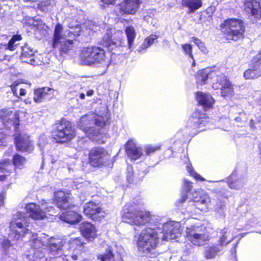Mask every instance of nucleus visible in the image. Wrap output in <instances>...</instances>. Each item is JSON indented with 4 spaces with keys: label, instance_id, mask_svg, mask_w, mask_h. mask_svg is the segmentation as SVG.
<instances>
[{
    "label": "nucleus",
    "instance_id": "1",
    "mask_svg": "<svg viewBox=\"0 0 261 261\" xmlns=\"http://www.w3.org/2000/svg\"><path fill=\"white\" fill-rule=\"evenodd\" d=\"M122 220L124 222L136 226L148 223L150 227L141 231L137 241L138 249L144 253H148L156 248L160 238L168 241L180 235L179 223L163 222L159 217L151 216L148 212L135 210L132 205L123 207Z\"/></svg>",
    "mask_w": 261,
    "mask_h": 261
},
{
    "label": "nucleus",
    "instance_id": "2",
    "mask_svg": "<svg viewBox=\"0 0 261 261\" xmlns=\"http://www.w3.org/2000/svg\"><path fill=\"white\" fill-rule=\"evenodd\" d=\"M107 121V118L101 116L89 113L80 118L77 126L90 139L101 143L105 142L103 127Z\"/></svg>",
    "mask_w": 261,
    "mask_h": 261
},
{
    "label": "nucleus",
    "instance_id": "3",
    "mask_svg": "<svg viewBox=\"0 0 261 261\" xmlns=\"http://www.w3.org/2000/svg\"><path fill=\"white\" fill-rule=\"evenodd\" d=\"M82 65L98 66L106 70L110 61L106 56L105 50L98 47L90 46L84 47L79 56Z\"/></svg>",
    "mask_w": 261,
    "mask_h": 261
},
{
    "label": "nucleus",
    "instance_id": "4",
    "mask_svg": "<svg viewBox=\"0 0 261 261\" xmlns=\"http://www.w3.org/2000/svg\"><path fill=\"white\" fill-rule=\"evenodd\" d=\"M212 231V228L203 225H191L187 227L186 237L193 245L200 247L210 241Z\"/></svg>",
    "mask_w": 261,
    "mask_h": 261
},
{
    "label": "nucleus",
    "instance_id": "5",
    "mask_svg": "<svg viewBox=\"0 0 261 261\" xmlns=\"http://www.w3.org/2000/svg\"><path fill=\"white\" fill-rule=\"evenodd\" d=\"M222 32L227 39L237 40L242 38L245 32L243 21L237 18L225 20L221 25Z\"/></svg>",
    "mask_w": 261,
    "mask_h": 261
},
{
    "label": "nucleus",
    "instance_id": "6",
    "mask_svg": "<svg viewBox=\"0 0 261 261\" xmlns=\"http://www.w3.org/2000/svg\"><path fill=\"white\" fill-rule=\"evenodd\" d=\"M51 135L57 142L63 143L72 139L75 133L71 123L62 119L53 126Z\"/></svg>",
    "mask_w": 261,
    "mask_h": 261
},
{
    "label": "nucleus",
    "instance_id": "7",
    "mask_svg": "<svg viewBox=\"0 0 261 261\" xmlns=\"http://www.w3.org/2000/svg\"><path fill=\"white\" fill-rule=\"evenodd\" d=\"M27 213L30 217L34 219L41 220L46 217V212L49 213L50 215H54L56 214L55 208L49 202H46L42 200L40 205H37L34 203L27 204L25 206Z\"/></svg>",
    "mask_w": 261,
    "mask_h": 261
},
{
    "label": "nucleus",
    "instance_id": "8",
    "mask_svg": "<svg viewBox=\"0 0 261 261\" xmlns=\"http://www.w3.org/2000/svg\"><path fill=\"white\" fill-rule=\"evenodd\" d=\"M110 158L107 150L99 147L92 148L89 153V163L93 167L108 165Z\"/></svg>",
    "mask_w": 261,
    "mask_h": 261
},
{
    "label": "nucleus",
    "instance_id": "9",
    "mask_svg": "<svg viewBox=\"0 0 261 261\" xmlns=\"http://www.w3.org/2000/svg\"><path fill=\"white\" fill-rule=\"evenodd\" d=\"M84 214L95 221H99L104 218L106 213L102 210L99 203L90 201L84 205Z\"/></svg>",
    "mask_w": 261,
    "mask_h": 261
},
{
    "label": "nucleus",
    "instance_id": "10",
    "mask_svg": "<svg viewBox=\"0 0 261 261\" xmlns=\"http://www.w3.org/2000/svg\"><path fill=\"white\" fill-rule=\"evenodd\" d=\"M20 59L22 62L27 63L34 66L42 64L41 60L35 56V51L28 44L26 43L20 46Z\"/></svg>",
    "mask_w": 261,
    "mask_h": 261
},
{
    "label": "nucleus",
    "instance_id": "11",
    "mask_svg": "<svg viewBox=\"0 0 261 261\" xmlns=\"http://www.w3.org/2000/svg\"><path fill=\"white\" fill-rule=\"evenodd\" d=\"M210 119L205 116V114L200 115L199 112L196 111L188 121V127L195 130L194 132H199L203 130V127L208 125Z\"/></svg>",
    "mask_w": 261,
    "mask_h": 261
},
{
    "label": "nucleus",
    "instance_id": "12",
    "mask_svg": "<svg viewBox=\"0 0 261 261\" xmlns=\"http://www.w3.org/2000/svg\"><path fill=\"white\" fill-rule=\"evenodd\" d=\"M122 32L114 29L107 30V32L103 37L101 44L106 47H110L111 45H121V37Z\"/></svg>",
    "mask_w": 261,
    "mask_h": 261
},
{
    "label": "nucleus",
    "instance_id": "13",
    "mask_svg": "<svg viewBox=\"0 0 261 261\" xmlns=\"http://www.w3.org/2000/svg\"><path fill=\"white\" fill-rule=\"evenodd\" d=\"M16 155L13 156V162L9 159H4L0 161V181L7 179L10 174L15 169Z\"/></svg>",
    "mask_w": 261,
    "mask_h": 261
},
{
    "label": "nucleus",
    "instance_id": "14",
    "mask_svg": "<svg viewBox=\"0 0 261 261\" xmlns=\"http://www.w3.org/2000/svg\"><path fill=\"white\" fill-rule=\"evenodd\" d=\"M193 201H189L191 205H193V202L196 203V206H201V210L207 208L209 204L211 202V199L209 196L203 190L194 192L192 194Z\"/></svg>",
    "mask_w": 261,
    "mask_h": 261
},
{
    "label": "nucleus",
    "instance_id": "15",
    "mask_svg": "<svg viewBox=\"0 0 261 261\" xmlns=\"http://www.w3.org/2000/svg\"><path fill=\"white\" fill-rule=\"evenodd\" d=\"M55 200L58 207L60 209H67L70 207L72 203L71 195L61 191L55 193Z\"/></svg>",
    "mask_w": 261,
    "mask_h": 261
},
{
    "label": "nucleus",
    "instance_id": "16",
    "mask_svg": "<svg viewBox=\"0 0 261 261\" xmlns=\"http://www.w3.org/2000/svg\"><path fill=\"white\" fill-rule=\"evenodd\" d=\"M260 7V4L256 0H244V11L257 19L261 17Z\"/></svg>",
    "mask_w": 261,
    "mask_h": 261
},
{
    "label": "nucleus",
    "instance_id": "17",
    "mask_svg": "<svg viewBox=\"0 0 261 261\" xmlns=\"http://www.w3.org/2000/svg\"><path fill=\"white\" fill-rule=\"evenodd\" d=\"M65 241L60 238H51L48 242L49 253L56 256L62 253V248Z\"/></svg>",
    "mask_w": 261,
    "mask_h": 261
},
{
    "label": "nucleus",
    "instance_id": "18",
    "mask_svg": "<svg viewBox=\"0 0 261 261\" xmlns=\"http://www.w3.org/2000/svg\"><path fill=\"white\" fill-rule=\"evenodd\" d=\"M33 148V143L30 140L29 136L17 134V151L30 152Z\"/></svg>",
    "mask_w": 261,
    "mask_h": 261
},
{
    "label": "nucleus",
    "instance_id": "19",
    "mask_svg": "<svg viewBox=\"0 0 261 261\" xmlns=\"http://www.w3.org/2000/svg\"><path fill=\"white\" fill-rule=\"evenodd\" d=\"M125 150L128 157L132 160L139 159L143 154L142 149L138 147L132 140L126 143Z\"/></svg>",
    "mask_w": 261,
    "mask_h": 261
},
{
    "label": "nucleus",
    "instance_id": "20",
    "mask_svg": "<svg viewBox=\"0 0 261 261\" xmlns=\"http://www.w3.org/2000/svg\"><path fill=\"white\" fill-rule=\"evenodd\" d=\"M196 99L199 104L205 110L212 108L215 102V100L211 95L201 92H197Z\"/></svg>",
    "mask_w": 261,
    "mask_h": 261
},
{
    "label": "nucleus",
    "instance_id": "21",
    "mask_svg": "<svg viewBox=\"0 0 261 261\" xmlns=\"http://www.w3.org/2000/svg\"><path fill=\"white\" fill-rule=\"evenodd\" d=\"M80 229L83 237L90 241L96 237V230L92 224L85 222L80 225Z\"/></svg>",
    "mask_w": 261,
    "mask_h": 261
},
{
    "label": "nucleus",
    "instance_id": "22",
    "mask_svg": "<svg viewBox=\"0 0 261 261\" xmlns=\"http://www.w3.org/2000/svg\"><path fill=\"white\" fill-rule=\"evenodd\" d=\"M223 247L218 243L212 244L204 248V256L207 259L214 258L222 251Z\"/></svg>",
    "mask_w": 261,
    "mask_h": 261
},
{
    "label": "nucleus",
    "instance_id": "23",
    "mask_svg": "<svg viewBox=\"0 0 261 261\" xmlns=\"http://www.w3.org/2000/svg\"><path fill=\"white\" fill-rule=\"evenodd\" d=\"M229 197V194L226 191H219L217 194V197L220 200L217 202L215 206V211L219 216L225 217V204L224 202L221 200L223 199H227Z\"/></svg>",
    "mask_w": 261,
    "mask_h": 261
},
{
    "label": "nucleus",
    "instance_id": "24",
    "mask_svg": "<svg viewBox=\"0 0 261 261\" xmlns=\"http://www.w3.org/2000/svg\"><path fill=\"white\" fill-rule=\"evenodd\" d=\"M140 0H124L120 5V9L125 13L134 14L138 10Z\"/></svg>",
    "mask_w": 261,
    "mask_h": 261
},
{
    "label": "nucleus",
    "instance_id": "25",
    "mask_svg": "<svg viewBox=\"0 0 261 261\" xmlns=\"http://www.w3.org/2000/svg\"><path fill=\"white\" fill-rule=\"evenodd\" d=\"M218 73L219 72L213 70V68L207 67L199 70L196 76L198 80L205 82L206 80H215L214 77L219 75Z\"/></svg>",
    "mask_w": 261,
    "mask_h": 261
},
{
    "label": "nucleus",
    "instance_id": "26",
    "mask_svg": "<svg viewBox=\"0 0 261 261\" xmlns=\"http://www.w3.org/2000/svg\"><path fill=\"white\" fill-rule=\"evenodd\" d=\"M11 115L15 117L16 113L13 114L11 112L7 110H2L0 111V118L3 123L6 127L10 128L13 126L15 129L16 128V124L15 123V120L11 119Z\"/></svg>",
    "mask_w": 261,
    "mask_h": 261
},
{
    "label": "nucleus",
    "instance_id": "27",
    "mask_svg": "<svg viewBox=\"0 0 261 261\" xmlns=\"http://www.w3.org/2000/svg\"><path fill=\"white\" fill-rule=\"evenodd\" d=\"M25 23L35 27L41 35H44L47 33V26L41 20H36L33 17H28L25 18Z\"/></svg>",
    "mask_w": 261,
    "mask_h": 261
},
{
    "label": "nucleus",
    "instance_id": "28",
    "mask_svg": "<svg viewBox=\"0 0 261 261\" xmlns=\"http://www.w3.org/2000/svg\"><path fill=\"white\" fill-rule=\"evenodd\" d=\"M31 245L36 249L34 252L33 261H46V258H45L44 254L40 250H38L43 245L41 240L38 238L35 239L33 241Z\"/></svg>",
    "mask_w": 261,
    "mask_h": 261
},
{
    "label": "nucleus",
    "instance_id": "29",
    "mask_svg": "<svg viewBox=\"0 0 261 261\" xmlns=\"http://www.w3.org/2000/svg\"><path fill=\"white\" fill-rule=\"evenodd\" d=\"M60 218L66 223L73 224L79 222L82 216L74 211H68L60 215Z\"/></svg>",
    "mask_w": 261,
    "mask_h": 261
},
{
    "label": "nucleus",
    "instance_id": "30",
    "mask_svg": "<svg viewBox=\"0 0 261 261\" xmlns=\"http://www.w3.org/2000/svg\"><path fill=\"white\" fill-rule=\"evenodd\" d=\"M53 94L54 90L49 87H43L34 90V96L33 99L36 102H41L49 94Z\"/></svg>",
    "mask_w": 261,
    "mask_h": 261
},
{
    "label": "nucleus",
    "instance_id": "31",
    "mask_svg": "<svg viewBox=\"0 0 261 261\" xmlns=\"http://www.w3.org/2000/svg\"><path fill=\"white\" fill-rule=\"evenodd\" d=\"M66 38L63 35V27L60 23H58L55 28L53 46L54 48L58 47L60 42L64 41Z\"/></svg>",
    "mask_w": 261,
    "mask_h": 261
},
{
    "label": "nucleus",
    "instance_id": "32",
    "mask_svg": "<svg viewBox=\"0 0 261 261\" xmlns=\"http://www.w3.org/2000/svg\"><path fill=\"white\" fill-rule=\"evenodd\" d=\"M124 32L127 38L128 47L132 50L134 48V42L137 35L135 29L134 27L129 25L125 27Z\"/></svg>",
    "mask_w": 261,
    "mask_h": 261
},
{
    "label": "nucleus",
    "instance_id": "33",
    "mask_svg": "<svg viewBox=\"0 0 261 261\" xmlns=\"http://www.w3.org/2000/svg\"><path fill=\"white\" fill-rule=\"evenodd\" d=\"M21 213L17 212V220L19 216H21ZM25 217L23 219L19 218V219H21L20 221H17V235L21 237L24 236L26 233H28V229L26 228L28 226L27 219Z\"/></svg>",
    "mask_w": 261,
    "mask_h": 261
},
{
    "label": "nucleus",
    "instance_id": "34",
    "mask_svg": "<svg viewBox=\"0 0 261 261\" xmlns=\"http://www.w3.org/2000/svg\"><path fill=\"white\" fill-rule=\"evenodd\" d=\"M245 181L242 179L237 178L234 174H232L228 179V185L230 188L233 189H239L244 185Z\"/></svg>",
    "mask_w": 261,
    "mask_h": 261
},
{
    "label": "nucleus",
    "instance_id": "35",
    "mask_svg": "<svg viewBox=\"0 0 261 261\" xmlns=\"http://www.w3.org/2000/svg\"><path fill=\"white\" fill-rule=\"evenodd\" d=\"M182 4L189 8V12L193 13L201 7L202 2L201 0H182Z\"/></svg>",
    "mask_w": 261,
    "mask_h": 261
},
{
    "label": "nucleus",
    "instance_id": "36",
    "mask_svg": "<svg viewBox=\"0 0 261 261\" xmlns=\"http://www.w3.org/2000/svg\"><path fill=\"white\" fill-rule=\"evenodd\" d=\"M69 249L71 251L82 250L84 244L82 239L79 238H71L68 242Z\"/></svg>",
    "mask_w": 261,
    "mask_h": 261
},
{
    "label": "nucleus",
    "instance_id": "37",
    "mask_svg": "<svg viewBox=\"0 0 261 261\" xmlns=\"http://www.w3.org/2000/svg\"><path fill=\"white\" fill-rule=\"evenodd\" d=\"M183 187L185 192L181 194V198L178 202V206H180V204L185 201L187 199V193L191 191L192 188V182L187 179H184Z\"/></svg>",
    "mask_w": 261,
    "mask_h": 261
},
{
    "label": "nucleus",
    "instance_id": "38",
    "mask_svg": "<svg viewBox=\"0 0 261 261\" xmlns=\"http://www.w3.org/2000/svg\"><path fill=\"white\" fill-rule=\"evenodd\" d=\"M159 36L155 34H151L147 37L142 45L139 48L138 50L140 52L143 49L147 48L155 42V41L158 38Z\"/></svg>",
    "mask_w": 261,
    "mask_h": 261
},
{
    "label": "nucleus",
    "instance_id": "39",
    "mask_svg": "<svg viewBox=\"0 0 261 261\" xmlns=\"http://www.w3.org/2000/svg\"><path fill=\"white\" fill-rule=\"evenodd\" d=\"M72 41L71 39H66V38L64 41L60 42V51L61 55L66 54L72 47Z\"/></svg>",
    "mask_w": 261,
    "mask_h": 261
},
{
    "label": "nucleus",
    "instance_id": "40",
    "mask_svg": "<svg viewBox=\"0 0 261 261\" xmlns=\"http://www.w3.org/2000/svg\"><path fill=\"white\" fill-rule=\"evenodd\" d=\"M106 253L99 255L98 259L100 261H116L111 247L108 246L106 249Z\"/></svg>",
    "mask_w": 261,
    "mask_h": 261
},
{
    "label": "nucleus",
    "instance_id": "41",
    "mask_svg": "<svg viewBox=\"0 0 261 261\" xmlns=\"http://www.w3.org/2000/svg\"><path fill=\"white\" fill-rule=\"evenodd\" d=\"M220 233L221 234V237L219 239L218 243L219 244H221L222 246L223 247L224 246H226L232 240L229 241L227 240L228 234L229 233V232L228 231V229L225 228L221 230Z\"/></svg>",
    "mask_w": 261,
    "mask_h": 261
},
{
    "label": "nucleus",
    "instance_id": "42",
    "mask_svg": "<svg viewBox=\"0 0 261 261\" xmlns=\"http://www.w3.org/2000/svg\"><path fill=\"white\" fill-rule=\"evenodd\" d=\"M221 94L223 97L231 96L233 91L231 84L229 83H224V85H221Z\"/></svg>",
    "mask_w": 261,
    "mask_h": 261
},
{
    "label": "nucleus",
    "instance_id": "43",
    "mask_svg": "<svg viewBox=\"0 0 261 261\" xmlns=\"http://www.w3.org/2000/svg\"><path fill=\"white\" fill-rule=\"evenodd\" d=\"M193 41L197 46L199 49L204 54L208 53V49L205 47L204 43L197 38H193Z\"/></svg>",
    "mask_w": 261,
    "mask_h": 261
},
{
    "label": "nucleus",
    "instance_id": "44",
    "mask_svg": "<svg viewBox=\"0 0 261 261\" xmlns=\"http://www.w3.org/2000/svg\"><path fill=\"white\" fill-rule=\"evenodd\" d=\"M182 48L185 55L189 56L192 59H193V56L192 53V46L190 44H184L181 45Z\"/></svg>",
    "mask_w": 261,
    "mask_h": 261
},
{
    "label": "nucleus",
    "instance_id": "45",
    "mask_svg": "<svg viewBox=\"0 0 261 261\" xmlns=\"http://www.w3.org/2000/svg\"><path fill=\"white\" fill-rule=\"evenodd\" d=\"M187 170L190 173V174L193 176L197 180H200L201 181H204L205 179L201 177L200 175L198 174L197 173H196L194 170H193L192 167L191 166L188 165L187 166Z\"/></svg>",
    "mask_w": 261,
    "mask_h": 261
},
{
    "label": "nucleus",
    "instance_id": "46",
    "mask_svg": "<svg viewBox=\"0 0 261 261\" xmlns=\"http://www.w3.org/2000/svg\"><path fill=\"white\" fill-rule=\"evenodd\" d=\"M161 146H152V145H147L145 147V152L147 155H149L151 153H152L156 151V150H159L160 149Z\"/></svg>",
    "mask_w": 261,
    "mask_h": 261
},
{
    "label": "nucleus",
    "instance_id": "47",
    "mask_svg": "<svg viewBox=\"0 0 261 261\" xmlns=\"http://www.w3.org/2000/svg\"><path fill=\"white\" fill-rule=\"evenodd\" d=\"M16 41V35H14L10 40L8 44L6 45V48L11 51L14 50L15 49V43Z\"/></svg>",
    "mask_w": 261,
    "mask_h": 261
},
{
    "label": "nucleus",
    "instance_id": "48",
    "mask_svg": "<svg viewBox=\"0 0 261 261\" xmlns=\"http://www.w3.org/2000/svg\"><path fill=\"white\" fill-rule=\"evenodd\" d=\"M25 163V159L17 154V168H22Z\"/></svg>",
    "mask_w": 261,
    "mask_h": 261
},
{
    "label": "nucleus",
    "instance_id": "49",
    "mask_svg": "<svg viewBox=\"0 0 261 261\" xmlns=\"http://www.w3.org/2000/svg\"><path fill=\"white\" fill-rule=\"evenodd\" d=\"M59 255V256H54V258L50 261H68V258L67 257V255H62V254Z\"/></svg>",
    "mask_w": 261,
    "mask_h": 261
},
{
    "label": "nucleus",
    "instance_id": "50",
    "mask_svg": "<svg viewBox=\"0 0 261 261\" xmlns=\"http://www.w3.org/2000/svg\"><path fill=\"white\" fill-rule=\"evenodd\" d=\"M10 230L12 231V234L14 237L16 236V222L15 221H12L10 224Z\"/></svg>",
    "mask_w": 261,
    "mask_h": 261
},
{
    "label": "nucleus",
    "instance_id": "51",
    "mask_svg": "<svg viewBox=\"0 0 261 261\" xmlns=\"http://www.w3.org/2000/svg\"><path fill=\"white\" fill-rule=\"evenodd\" d=\"M133 169L132 167H129L127 168V179L128 182H132L133 181Z\"/></svg>",
    "mask_w": 261,
    "mask_h": 261
},
{
    "label": "nucleus",
    "instance_id": "52",
    "mask_svg": "<svg viewBox=\"0 0 261 261\" xmlns=\"http://www.w3.org/2000/svg\"><path fill=\"white\" fill-rule=\"evenodd\" d=\"M115 1L116 0H101L102 2L108 5L113 4L115 3Z\"/></svg>",
    "mask_w": 261,
    "mask_h": 261
},
{
    "label": "nucleus",
    "instance_id": "53",
    "mask_svg": "<svg viewBox=\"0 0 261 261\" xmlns=\"http://www.w3.org/2000/svg\"><path fill=\"white\" fill-rule=\"evenodd\" d=\"M2 245L3 246L4 248H5L7 247H9L10 245V242L8 240H4Z\"/></svg>",
    "mask_w": 261,
    "mask_h": 261
},
{
    "label": "nucleus",
    "instance_id": "54",
    "mask_svg": "<svg viewBox=\"0 0 261 261\" xmlns=\"http://www.w3.org/2000/svg\"><path fill=\"white\" fill-rule=\"evenodd\" d=\"M4 194L2 193L0 194V207L3 205L4 204Z\"/></svg>",
    "mask_w": 261,
    "mask_h": 261
},
{
    "label": "nucleus",
    "instance_id": "55",
    "mask_svg": "<svg viewBox=\"0 0 261 261\" xmlns=\"http://www.w3.org/2000/svg\"><path fill=\"white\" fill-rule=\"evenodd\" d=\"M19 94L21 96L24 95L26 94L25 90L24 89H20Z\"/></svg>",
    "mask_w": 261,
    "mask_h": 261
},
{
    "label": "nucleus",
    "instance_id": "56",
    "mask_svg": "<svg viewBox=\"0 0 261 261\" xmlns=\"http://www.w3.org/2000/svg\"><path fill=\"white\" fill-rule=\"evenodd\" d=\"M93 91L92 90H88L87 92V95H88V96H91L93 95Z\"/></svg>",
    "mask_w": 261,
    "mask_h": 261
},
{
    "label": "nucleus",
    "instance_id": "57",
    "mask_svg": "<svg viewBox=\"0 0 261 261\" xmlns=\"http://www.w3.org/2000/svg\"><path fill=\"white\" fill-rule=\"evenodd\" d=\"M11 90L13 91L14 94L15 95L16 92V90L15 89L14 86H11Z\"/></svg>",
    "mask_w": 261,
    "mask_h": 261
},
{
    "label": "nucleus",
    "instance_id": "58",
    "mask_svg": "<svg viewBox=\"0 0 261 261\" xmlns=\"http://www.w3.org/2000/svg\"><path fill=\"white\" fill-rule=\"evenodd\" d=\"M80 185H80L79 187H77V189L82 188L83 187V186L87 185V182H84V183H81Z\"/></svg>",
    "mask_w": 261,
    "mask_h": 261
},
{
    "label": "nucleus",
    "instance_id": "59",
    "mask_svg": "<svg viewBox=\"0 0 261 261\" xmlns=\"http://www.w3.org/2000/svg\"><path fill=\"white\" fill-rule=\"evenodd\" d=\"M250 124L251 127H254V120L251 119L250 120Z\"/></svg>",
    "mask_w": 261,
    "mask_h": 261
},
{
    "label": "nucleus",
    "instance_id": "60",
    "mask_svg": "<svg viewBox=\"0 0 261 261\" xmlns=\"http://www.w3.org/2000/svg\"><path fill=\"white\" fill-rule=\"evenodd\" d=\"M85 95L84 93H81L80 95V98L82 99H83L85 98Z\"/></svg>",
    "mask_w": 261,
    "mask_h": 261
},
{
    "label": "nucleus",
    "instance_id": "61",
    "mask_svg": "<svg viewBox=\"0 0 261 261\" xmlns=\"http://www.w3.org/2000/svg\"><path fill=\"white\" fill-rule=\"evenodd\" d=\"M71 257L73 260H76L77 258V256L76 255H71Z\"/></svg>",
    "mask_w": 261,
    "mask_h": 261
},
{
    "label": "nucleus",
    "instance_id": "62",
    "mask_svg": "<svg viewBox=\"0 0 261 261\" xmlns=\"http://www.w3.org/2000/svg\"><path fill=\"white\" fill-rule=\"evenodd\" d=\"M76 28L79 30V31L76 32V35L79 36V35H80V34L79 33V31H80V28L79 27V25H77V26L76 27Z\"/></svg>",
    "mask_w": 261,
    "mask_h": 261
},
{
    "label": "nucleus",
    "instance_id": "63",
    "mask_svg": "<svg viewBox=\"0 0 261 261\" xmlns=\"http://www.w3.org/2000/svg\"><path fill=\"white\" fill-rule=\"evenodd\" d=\"M25 102L27 104H28V103L30 104L31 103V100H30V99H26V100H25Z\"/></svg>",
    "mask_w": 261,
    "mask_h": 261
},
{
    "label": "nucleus",
    "instance_id": "64",
    "mask_svg": "<svg viewBox=\"0 0 261 261\" xmlns=\"http://www.w3.org/2000/svg\"><path fill=\"white\" fill-rule=\"evenodd\" d=\"M80 198L81 201L84 202L85 201V199L82 197V195L80 196Z\"/></svg>",
    "mask_w": 261,
    "mask_h": 261
}]
</instances>
